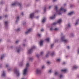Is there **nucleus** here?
Segmentation results:
<instances>
[{"mask_svg":"<svg viewBox=\"0 0 79 79\" xmlns=\"http://www.w3.org/2000/svg\"><path fill=\"white\" fill-rule=\"evenodd\" d=\"M19 64H20V66H23V61L21 62Z\"/></svg>","mask_w":79,"mask_h":79,"instance_id":"28","label":"nucleus"},{"mask_svg":"<svg viewBox=\"0 0 79 79\" xmlns=\"http://www.w3.org/2000/svg\"><path fill=\"white\" fill-rule=\"evenodd\" d=\"M62 22V19H60L57 21V23H59V24H60Z\"/></svg>","mask_w":79,"mask_h":79,"instance_id":"19","label":"nucleus"},{"mask_svg":"<svg viewBox=\"0 0 79 79\" xmlns=\"http://www.w3.org/2000/svg\"><path fill=\"white\" fill-rule=\"evenodd\" d=\"M4 56H5V55L4 54L1 55L0 59L1 60H3V58H4Z\"/></svg>","mask_w":79,"mask_h":79,"instance_id":"24","label":"nucleus"},{"mask_svg":"<svg viewBox=\"0 0 79 79\" xmlns=\"http://www.w3.org/2000/svg\"><path fill=\"white\" fill-rule=\"evenodd\" d=\"M39 18V16H37L36 17H35V18H36V19H38Z\"/></svg>","mask_w":79,"mask_h":79,"instance_id":"52","label":"nucleus"},{"mask_svg":"<svg viewBox=\"0 0 79 79\" xmlns=\"http://www.w3.org/2000/svg\"><path fill=\"white\" fill-rule=\"evenodd\" d=\"M60 10H61V11H64V12H65L66 11V10H64L62 8H60Z\"/></svg>","mask_w":79,"mask_h":79,"instance_id":"25","label":"nucleus"},{"mask_svg":"<svg viewBox=\"0 0 79 79\" xmlns=\"http://www.w3.org/2000/svg\"><path fill=\"white\" fill-rule=\"evenodd\" d=\"M21 15H22V16H23V15H24V13H23V12H22Z\"/></svg>","mask_w":79,"mask_h":79,"instance_id":"59","label":"nucleus"},{"mask_svg":"<svg viewBox=\"0 0 79 79\" xmlns=\"http://www.w3.org/2000/svg\"><path fill=\"white\" fill-rule=\"evenodd\" d=\"M45 68V67H44V66H42V69H44Z\"/></svg>","mask_w":79,"mask_h":79,"instance_id":"51","label":"nucleus"},{"mask_svg":"<svg viewBox=\"0 0 79 79\" xmlns=\"http://www.w3.org/2000/svg\"><path fill=\"white\" fill-rule=\"evenodd\" d=\"M37 35H38V36H39V37H40V36H41L40 34H37Z\"/></svg>","mask_w":79,"mask_h":79,"instance_id":"47","label":"nucleus"},{"mask_svg":"<svg viewBox=\"0 0 79 79\" xmlns=\"http://www.w3.org/2000/svg\"><path fill=\"white\" fill-rule=\"evenodd\" d=\"M66 29H68L71 27V25H70V23H68L66 25Z\"/></svg>","mask_w":79,"mask_h":79,"instance_id":"15","label":"nucleus"},{"mask_svg":"<svg viewBox=\"0 0 79 79\" xmlns=\"http://www.w3.org/2000/svg\"><path fill=\"white\" fill-rule=\"evenodd\" d=\"M35 48V46H33L31 47V49L28 50V54H31L32 53V51Z\"/></svg>","mask_w":79,"mask_h":79,"instance_id":"3","label":"nucleus"},{"mask_svg":"<svg viewBox=\"0 0 79 79\" xmlns=\"http://www.w3.org/2000/svg\"><path fill=\"white\" fill-rule=\"evenodd\" d=\"M74 14H75V12H74V11H73L68 13L67 15L68 16H71V15H74Z\"/></svg>","mask_w":79,"mask_h":79,"instance_id":"9","label":"nucleus"},{"mask_svg":"<svg viewBox=\"0 0 79 79\" xmlns=\"http://www.w3.org/2000/svg\"><path fill=\"white\" fill-rule=\"evenodd\" d=\"M9 66V65H8L6 64V68H8Z\"/></svg>","mask_w":79,"mask_h":79,"instance_id":"53","label":"nucleus"},{"mask_svg":"<svg viewBox=\"0 0 79 79\" xmlns=\"http://www.w3.org/2000/svg\"><path fill=\"white\" fill-rule=\"evenodd\" d=\"M44 13H45L46 12V7H45L44 10Z\"/></svg>","mask_w":79,"mask_h":79,"instance_id":"35","label":"nucleus"},{"mask_svg":"<svg viewBox=\"0 0 79 79\" xmlns=\"http://www.w3.org/2000/svg\"><path fill=\"white\" fill-rule=\"evenodd\" d=\"M20 31V29L19 28H18L17 29L15 30L16 32H19Z\"/></svg>","mask_w":79,"mask_h":79,"instance_id":"31","label":"nucleus"},{"mask_svg":"<svg viewBox=\"0 0 79 79\" xmlns=\"http://www.w3.org/2000/svg\"><path fill=\"white\" fill-rule=\"evenodd\" d=\"M44 42V41H43V40H40V41L39 43L40 46V47H42V46H43V44Z\"/></svg>","mask_w":79,"mask_h":79,"instance_id":"7","label":"nucleus"},{"mask_svg":"<svg viewBox=\"0 0 79 79\" xmlns=\"http://www.w3.org/2000/svg\"><path fill=\"white\" fill-rule=\"evenodd\" d=\"M55 31H58V28H55L54 29Z\"/></svg>","mask_w":79,"mask_h":79,"instance_id":"50","label":"nucleus"},{"mask_svg":"<svg viewBox=\"0 0 79 79\" xmlns=\"http://www.w3.org/2000/svg\"><path fill=\"white\" fill-rule=\"evenodd\" d=\"M54 55H55V53H54V52H52L51 54V55L52 56H53Z\"/></svg>","mask_w":79,"mask_h":79,"instance_id":"33","label":"nucleus"},{"mask_svg":"<svg viewBox=\"0 0 79 79\" xmlns=\"http://www.w3.org/2000/svg\"><path fill=\"white\" fill-rule=\"evenodd\" d=\"M36 56L38 58H39V56H40V55H38V54H37Z\"/></svg>","mask_w":79,"mask_h":79,"instance_id":"40","label":"nucleus"},{"mask_svg":"<svg viewBox=\"0 0 79 79\" xmlns=\"http://www.w3.org/2000/svg\"><path fill=\"white\" fill-rule=\"evenodd\" d=\"M67 71V70L66 69H61V72H66Z\"/></svg>","mask_w":79,"mask_h":79,"instance_id":"27","label":"nucleus"},{"mask_svg":"<svg viewBox=\"0 0 79 79\" xmlns=\"http://www.w3.org/2000/svg\"><path fill=\"white\" fill-rule=\"evenodd\" d=\"M14 73L15 74L17 77H19L20 73H19V71L17 69L15 68L14 69Z\"/></svg>","mask_w":79,"mask_h":79,"instance_id":"2","label":"nucleus"},{"mask_svg":"<svg viewBox=\"0 0 79 79\" xmlns=\"http://www.w3.org/2000/svg\"><path fill=\"white\" fill-rule=\"evenodd\" d=\"M34 17V14L33 13H32L30 15V19H33V18Z\"/></svg>","mask_w":79,"mask_h":79,"instance_id":"10","label":"nucleus"},{"mask_svg":"<svg viewBox=\"0 0 79 79\" xmlns=\"http://www.w3.org/2000/svg\"><path fill=\"white\" fill-rule=\"evenodd\" d=\"M48 73H50V74H51L52 73V69H51L49 70H48Z\"/></svg>","mask_w":79,"mask_h":79,"instance_id":"26","label":"nucleus"},{"mask_svg":"<svg viewBox=\"0 0 79 79\" xmlns=\"http://www.w3.org/2000/svg\"><path fill=\"white\" fill-rule=\"evenodd\" d=\"M58 40H55V42H58Z\"/></svg>","mask_w":79,"mask_h":79,"instance_id":"43","label":"nucleus"},{"mask_svg":"<svg viewBox=\"0 0 79 79\" xmlns=\"http://www.w3.org/2000/svg\"><path fill=\"white\" fill-rule=\"evenodd\" d=\"M2 77H5V71H3V73L1 75Z\"/></svg>","mask_w":79,"mask_h":79,"instance_id":"22","label":"nucleus"},{"mask_svg":"<svg viewBox=\"0 0 79 79\" xmlns=\"http://www.w3.org/2000/svg\"><path fill=\"white\" fill-rule=\"evenodd\" d=\"M78 67L76 65L74 66H73L72 70H75V69H77Z\"/></svg>","mask_w":79,"mask_h":79,"instance_id":"16","label":"nucleus"},{"mask_svg":"<svg viewBox=\"0 0 79 79\" xmlns=\"http://www.w3.org/2000/svg\"><path fill=\"white\" fill-rule=\"evenodd\" d=\"M36 12L37 13H39V10H36Z\"/></svg>","mask_w":79,"mask_h":79,"instance_id":"60","label":"nucleus"},{"mask_svg":"<svg viewBox=\"0 0 79 79\" xmlns=\"http://www.w3.org/2000/svg\"><path fill=\"white\" fill-rule=\"evenodd\" d=\"M16 50H17V53H19L21 51V50H22V48H21V46H17L16 47Z\"/></svg>","mask_w":79,"mask_h":79,"instance_id":"4","label":"nucleus"},{"mask_svg":"<svg viewBox=\"0 0 79 79\" xmlns=\"http://www.w3.org/2000/svg\"><path fill=\"white\" fill-rule=\"evenodd\" d=\"M27 68H25V69H24L23 74V75H25L26 74V73H27Z\"/></svg>","mask_w":79,"mask_h":79,"instance_id":"11","label":"nucleus"},{"mask_svg":"<svg viewBox=\"0 0 79 79\" xmlns=\"http://www.w3.org/2000/svg\"><path fill=\"white\" fill-rule=\"evenodd\" d=\"M60 10L59 11H57L56 13H57L58 15H61V14H62V13H61V10H60V9L59 10Z\"/></svg>","mask_w":79,"mask_h":79,"instance_id":"18","label":"nucleus"},{"mask_svg":"<svg viewBox=\"0 0 79 79\" xmlns=\"http://www.w3.org/2000/svg\"><path fill=\"white\" fill-rule=\"evenodd\" d=\"M42 54H43V52H40V55H42Z\"/></svg>","mask_w":79,"mask_h":79,"instance_id":"55","label":"nucleus"},{"mask_svg":"<svg viewBox=\"0 0 79 79\" xmlns=\"http://www.w3.org/2000/svg\"><path fill=\"white\" fill-rule=\"evenodd\" d=\"M54 45V44H52L51 45V48H52L53 46Z\"/></svg>","mask_w":79,"mask_h":79,"instance_id":"37","label":"nucleus"},{"mask_svg":"<svg viewBox=\"0 0 79 79\" xmlns=\"http://www.w3.org/2000/svg\"><path fill=\"white\" fill-rule=\"evenodd\" d=\"M71 35L72 36V37H74V34L73 33H71Z\"/></svg>","mask_w":79,"mask_h":79,"instance_id":"45","label":"nucleus"},{"mask_svg":"<svg viewBox=\"0 0 79 79\" xmlns=\"http://www.w3.org/2000/svg\"><path fill=\"white\" fill-rule=\"evenodd\" d=\"M56 24H57V22L53 23H52V25H56Z\"/></svg>","mask_w":79,"mask_h":79,"instance_id":"44","label":"nucleus"},{"mask_svg":"<svg viewBox=\"0 0 79 79\" xmlns=\"http://www.w3.org/2000/svg\"><path fill=\"white\" fill-rule=\"evenodd\" d=\"M29 66V63H27L26 65V68H27H27Z\"/></svg>","mask_w":79,"mask_h":79,"instance_id":"29","label":"nucleus"},{"mask_svg":"<svg viewBox=\"0 0 79 79\" xmlns=\"http://www.w3.org/2000/svg\"><path fill=\"white\" fill-rule=\"evenodd\" d=\"M23 45L24 47H25V46H26V45L25 44H23Z\"/></svg>","mask_w":79,"mask_h":79,"instance_id":"58","label":"nucleus"},{"mask_svg":"<svg viewBox=\"0 0 79 79\" xmlns=\"http://www.w3.org/2000/svg\"><path fill=\"white\" fill-rule=\"evenodd\" d=\"M35 73L37 75H41V70L39 69H37L36 70Z\"/></svg>","mask_w":79,"mask_h":79,"instance_id":"5","label":"nucleus"},{"mask_svg":"<svg viewBox=\"0 0 79 79\" xmlns=\"http://www.w3.org/2000/svg\"><path fill=\"white\" fill-rule=\"evenodd\" d=\"M53 29V27H51L50 28V31H52Z\"/></svg>","mask_w":79,"mask_h":79,"instance_id":"46","label":"nucleus"},{"mask_svg":"<svg viewBox=\"0 0 79 79\" xmlns=\"http://www.w3.org/2000/svg\"><path fill=\"white\" fill-rule=\"evenodd\" d=\"M54 9L55 10H56V12H57V11H60V10H58V7H57V6H55V7L54 8Z\"/></svg>","mask_w":79,"mask_h":79,"instance_id":"13","label":"nucleus"},{"mask_svg":"<svg viewBox=\"0 0 79 79\" xmlns=\"http://www.w3.org/2000/svg\"><path fill=\"white\" fill-rule=\"evenodd\" d=\"M32 60H33V58H29V60L30 61H32Z\"/></svg>","mask_w":79,"mask_h":79,"instance_id":"36","label":"nucleus"},{"mask_svg":"<svg viewBox=\"0 0 79 79\" xmlns=\"http://www.w3.org/2000/svg\"><path fill=\"white\" fill-rule=\"evenodd\" d=\"M26 24V22H23V24L24 25H25Z\"/></svg>","mask_w":79,"mask_h":79,"instance_id":"54","label":"nucleus"},{"mask_svg":"<svg viewBox=\"0 0 79 79\" xmlns=\"http://www.w3.org/2000/svg\"><path fill=\"white\" fill-rule=\"evenodd\" d=\"M44 30V29H41V32H43Z\"/></svg>","mask_w":79,"mask_h":79,"instance_id":"57","label":"nucleus"},{"mask_svg":"<svg viewBox=\"0 0 79 79\" xmlns=\"http://www.w3.org/2000/svg\"><path fill=\"white\" fill-rule=\"evenodd\" d=\"M31 30H32V29L31 28L29 29L27 31H26L25 32V34H29V32H31Z\"/></svg>","mask_w":79,"mask_h":79,"instance_id":"12","label":"nucleus"},{"mask_svg":"<svg viewBox=\"0 0 79 79\" xmlns=\"http://www.w3.org/2000/svg\"><path fill=\"white\" fill-rule=\"evenodd\" d=\"M7 71H8V72H10V71H11V69H7Z\"/></svg>","mask_w":79,"mask_h":79,"instance_id":"42","label":"nucleus"},{"mask_svg":"<svg viewBox=\"0 0 79 79\" xmlns=\"http://www.w3.org/2000/svg\"><path fill=\"white\" fill-rule=\"evenodd\" d=\"M45 40L46 42H50V38H46L45 39Z\"/></svg>","mask_w":79,"mask_h":79,"instance_id":"23","label":"nucleus"},{"mask_svg":"<svg viewBox=\"0 0 79 79\" xmlns=\"http://www.w3.org/2000/svg\"><path fill=\"white\" fill-rule=\"evenodd\" d=\"M58 74V73L57 72H55L54 75L56 76Z\"/></svg>","mask_w":79,"mask_h":79,"instance_id":"30","label":"nucleus"},{"mask_svg":"<svg viewBox=\"0 0 79 79\" xmlns=\"http://www.w3.org/2000/svg\"><path fill=\"white\" fill-rule=\"evenodd\" d=\"M79 19H77L76 21V23L74 24L75 25V26H76V25H77L79 24Z\"/></svg>","mask_w":79,"mask_h":79,"instance_id":"21","label":"nucleus"},{"mask_svg":"<svg viewBox=\"0 0 79 79\" xmlns=\"http://www.w3.org/2000/svg\"><path fill=\"white\" fill-rule=\"evenodd\" d=\"M61 42H65V43H66L67 42H68V40H65V36H63L61 37V39H60Z\"/></svg>","mask_w":79,"mask_h":79,"instance_id":"6","label":"nucleus"},{"mask_svg":"<svg viewBox=\"0 0 79 79\" xmlns=\"http://www.w3.org/2000/svg\"><path fill=\"white\" fill-rule=\"evenodd\" d=\"M18 5L19 6L20 9L22 10V4H21V3H19V2H16L14 3H12L11 4V6H16V5Z\"/></svg>","mask_w":79,"mask_h":79,"instance_id":"1","label":"nucleus"},{"mask_svg":"<svg viewBox=\"0 0 79 79\" xmlns=\"http://www.w3.org/2000/svg\"><path fill=\"white\" fill-rule=\"evenodd\" d=\"M5 11H8V10H7V8H6L5 9Z\"/></svg>","mask_w":79,"mask_h":79,"instance_id":"62","label":"nucleus"},{"mask_svg":"<svg viewBox=\"0 0 79 79\" xmlns=\"http://www.w3.org/2000/svg\"><path fill=\"white\" fill-rule=\"evenodd\" d=\"M8 17V15H6L5 16V18H7Z\"/></svg>","mask_w":79,"mask_h":79,"instance_id":"61","label":"nucleus"},{"mask_svg":"<svg viewBox=\"0 0 79 79\" xmlns=\"http://www.w3.org/2000/svg\"><path fill=\"white\" fill-rule=\"evenodd\" d=\"M67 48L68 49V50H69V48H70L69 46H67Z\"/></svg>","mask_w":79,"mask_h":79,"instance_id":"48","label":"nucleus"},{"mask_svg":"<svg viewBox=\"0 0 79 79\" xmlns=\"http://www.w3.org/2000/svg\"><path fill=\"white\" fill-rule=\"evenodd\" d=\"M50 53V52H48V53H47L46 55V57H48V54Z\"/></svg>","mask_w":79,"mask_h":79,"instance_id":"32","label":"nucleus"},{"mask_svg":"<svg viewBox=\"0 0 79 79\" xmlns=\"http://www.w3.org/2000/svg\"><path fill=\"white\" fill-rule=\"evenodd\" d=\"M77 53H78V54H79V48H78V49Z\"/></svg>","mask_w":79,"mask_h":79,"instance_id":"56","label":"nucleus"},{"mask_svg":"<svg viewBox=\"0 0 79 79\" xmlns=\"http://www.w3.org/2000/svg\"><path fill=\"white\" fill-rule=\"evenodd\" d=\"M16 20L15 21L16 23H18V22L19 20V16H17L16 18Z\"/></svg>","mask_w":79,"mask_h":79,"instance_id":"20","label":"nucleus"},{"mask_svg":"<svg viewBox=\"0 0 79 79\" xmlns=\"http://www.w3.org/2000/svg\"><path fill=\"white\" fill-rule=\"evenodd\" d=\"M77 78L79 79V75H77Z\"/></svg>","mask_w":79,"mask_h":79,"instance_id":"49","label":"nucleus"},{"mask_svg":"<svg viewBox=\"0 0 79 79\" xmlns=\"http://www.w3.org/2000/svg\"><path fill=\"white\" fill-rule=\"evenodd\" d=\"M60 59H57L56 60V61H58V62H59V61H60Z\"/></svg>","mask_w":79,"mask_h":79,"instance_id":"41","label":"nucleus"},{"mask_svg":"<svg viewBox=\"0 0 79 79\" xmlns=\"http://www.w3.org/2000/svg\"><path fill=\"white\" fill-rule=\"evenodd\" d=\"M70 8H73V5H70Z\"/></svg>","mask_w":79,"mask_h":79,"instance_id":"63","label":"nucleus"},{"mask_svg":"<svg viewBox=\"0 0 79 79\" xmlns=\"http://www.w3.org/2000/svg\"><path fill=\"white\" fill-rule=\"evenodd\" d=\"M62 77H63V75L61 74H60V79H61V78Z\"/></svg>","mask_w":79,"mask_h":79,"instance_id":"39","label":"nucleus"},{"mask_svg":"<svg viewBox=\"0 0 79 79\" xmlns=\"http://www.w3.org/2000/svg\"><path fill=\"white\" fill-rule=\"evenodd\" d=\"M47 20V19L46 18H44L41 21V23H45V21Z\"/></svg>","mask_w":79,"mask_h":79,"instance_id":"17","label":"nucleus"},{"mask_svg":"<svg viewBox=\"0 0 79 79\" xmlns=\"http://www.w3.org/2000/svg\"><path fill=\"white\" fill-rule=\"evenodd\" d=\"M62 64L63 65L65 64V62H63L62 63Z\"/></svg>","mask_w":79,"mask_h":79,"instance_id":"64","label":"nucleus"},{"mask_svg":"<svg viewBox=\"0 0 79 79\" xmlns=\"http://www.w3.org/2000/svg\"><path fill=\"white\" fill-rule=\"evenodd\" d=\"M4 23H5V28L6 29H8V21H5Z\"/></svg>","mask_w":79,"mask_h":79,"instance_id":"8","label":"nucleus"},{"mask_svg":"<svg viewBox=\"0 0 79 79\" xmlns=\"http://www.w3.org/2000/svg\"><path fill=\"white\" fill-rule=\"evenodd\" d=\"M0 4H1L2 5H3V4H4V1H2L1 2H0Z\"/></svg>","mask_w":79,"mask_h":79,"instance_id":"34","label":"nucleus"},{"mask_svg":"<svg viewBox=\"0 0 79 79\" xmlns=\"http://www.w3.org/2000/svg\"><path fill=\"white\" fill-rule=\"evenodd\" d=\"M55 16H56V14H55L53 16L50 17L49 18L51 19H54L55 18Z\"/></svg>","mask_w":79,"mask_h":79,"instance_id":"14","label":"nucleus"},{"mask_svg":"<svg viewBox=\"0 0 79 79\" xmlns=\"http://www.w3.org/2000/svg\"><path fill=\"white\" fill-rule=\"evenodd\" d=\"M51 63H50V61H48L47 62V64H50Z\"/></svg>","mask_w":79,"mask_h":79,"instance_id":"38","label":"nucleus"}]
</instances>
